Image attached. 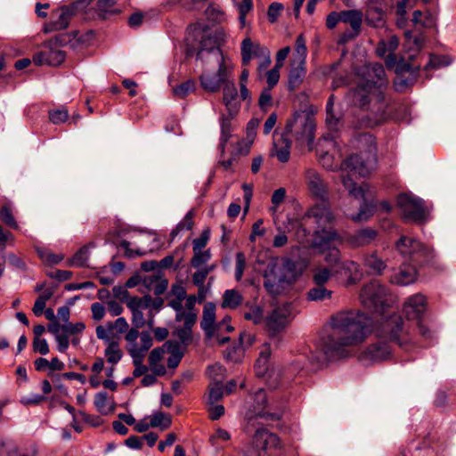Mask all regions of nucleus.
Returning a JSON list of instances; mask_svg holds the SVG:
<instances>
[{
	"instance_id": "f257e3e1",
	"label": "nucleus",
	"mask_w": 456,
	"mask_h": 456,
	"mask_svg": "<svg viewBox=\"0 0 456 456\" xmlns=\"http://www.w3.org/2000/svg\"><path fill=\"white\" fill-rule=\"evenodd\" d=\"M372 324L371 318L361 311L334 314L330 319L332 331L322 336L316 345V362L323 363L347 357L346 347L363 342L370 334Z\"/></svg>"
},
{
	"instance_id": "f03ea898",
	"label": "nucleus",
	"mask_w": 456,
	"mask_h": 456,
	"mask_svg": "<svg viewBox=\"0 0 456 456\" xmlns=\"http://www.w3.org/2000/svg\"><path fill=\"white\" fill-rule=\"evenodd\" d=\"M375 336L380 339L362 351L359 359L362 362H376L388 359L392 354L390 343L395 344L404 352H412L418 347L414 328L398 315L382 318L374 329Z\"/></svg>"
},
{
	"instance_id": "7ed1b4c3",
	"label": "nucleus",
	"mask_w": 456,
	"mask_h": 456,
	"mask_svg": "<svg viewBox=\"0 0 456 456\" xmlns=\"http://www.w3.org/2000/svg\"><path fill=\"white\" fill-rule=\"evenodd\" d=\"M366 69L368 78L354 89L352 98L355 105L373 114L372 118L362 119L361 126H373L386 118L387 102L385 89L387 87L388 79L382 64L374 63Z\"/></svg>"
},
{
	"instance_id": "20e7f679",
	"label": "nucleus",
	"mask_w": 456,
	"mask_h": 456,
	"mask_svg": "<svg viewBox=\"0 0 456 456\" xmlns=\"http://www.w3.org/2000/svg\"><path fill=\"white\" fill-rule=\"evenodd\" d=\"M395 248L403 258V263L390 276L391 283L407 286L418 278V267L428 264L434 258L433 249L421 241L402 235L395 242Z\"/></svg>"
},
{
	"instance_id": "39448f33",
	"label": "nucleus",
	"mask_w": 456,
	"mask_h": 456,
	"mask_svg": "<svg viewBox=\"0 0 456 456\" xmlns=\"http://www.w3.org/2000/svg\"><path fill=\"white\" fill-rule=\"evenodd\" d=\"M405 45L404 47L409 51L413 52L408 56V61L404 58H401L397 61L394 52L396 50L399 41L396 37H392L387 44L388 49V54L385 58V63L388 69H395V73L398 76V80L395 82V89L397 91L402 90L404 87L413 85L416 81L418 74L419 72V65H414L411 63V61L415 53H419L422 47L425 37L421 33L414 35L412 31L406 30L404 32Z\"/></svg>"
},
{
	"instance_id": "423d86ee",
	"label": "nucleus",
	"mask_w": 456,
	"mask_h": 456,
	"mask_svg": "<svg viewBox=\"0 0 456 456\" xmlns=\"http://www.w3.org/2000/svg\"><path fill=\"white\" fill-rule=\"evenodd\" d=\"M267 395L265 389H258L250 394L245 402L244 418L247 420L245 430L249 433L255 428V420L258 418L266 420L276 421L281 419L283 410L281 408L275 411H265L267 408Z\"/></svg>"
},
{
	"instance_id": "0eeeda50",
	"label": "nucleus",
	"mask_w": 456,
	"mask_h": 456,
	"mask_svg": "<svg viewBox=\"0 0 456 456\" xmlns=\"http://www.w3.org/2000/svg\"><path fill=\"white\" fill-rule=\"evenodd\" d=\"M397 205L405 222L422 224L428 220V210L424 200L416 196L402 193L397 197Z\"/></svg>"
},
{
	"instance_id": "6e6552de",
	"label": "nucleus",
	"mask_w": 456,
	"mask_h": 456,
	"mask_svg": "<svg viewBox=\"0 0 456 456\" xmlns=\"http://www.w3.org/2000/svg\"><path fill=\"white\" fill-rule=\"evenodd\" d=\"M295 264L291 260H286L282 266L273 268L265 275L264 287L272 295H278L284 289V284H289L294 278Z\"/></svg>"
},
{
	"instance_id": "1a4fd4ad",
	"label": "nucleus",
	"mask_w": 456,
	"mask_h": 456,
	"mask_svg": "<svg viewBox=\"0 0 456 456\" xmlns=\"http://www.w3.org/2000/svg\"><path fill=\"white\" fill-rule=\"evenodd\" d=\"M362 305L374 312H382L388 305L387 289L378 281H373L362 287L360 293Z\"/></svg>"
},
{
	"instance_id": "9d476101",
	"label": "nucleus",
	"mask_w": 456,
	"mask_h": 456,
	"mask_svg": "<svg viewBox=\"0 0 456 456\" xmlns=\"http://www.w3.org/2000/svg\"><path fill=\"white\" fill-rule=\"evenodd\" d=\"M314 118L305 111L296 112L293 119L287 124L286 130L297 141L312 143L315 131Z\"/></svg>"
},
{
	"instance_id": "9b49d317",
	"label": "nucleus",
	"mask_w": 456,
	"mask_h": 456,
	"mask_svg": "<svg viewBox=\"0 0 456 456\" xmlns=\"http://www.w3.org/2000/svg\"><path fill=\"white\" fill-rule=\"evenodd\" d=\"M342 183L345 188L348 190L351 196H354L355 199L363 200L358 213L351 216V219L354 222L367 221L373 215L375 208L371 203H369L365 200V193L368 190V185L366 183H362L361 185L357 186L351 175L349 174L343 175Z\"/></svg>"
},
{
	"instance_id": "f8f14e48",
	"label": "nucleus",
	"mask_w": 456,
	"mask_h": 456,
	"mask_svg": "<svg viewBox=\"0 0 456 456\" xmlns=\"http://www.w3.org/2000/svg\"><path fill=\"white\" fill-rule=\"evenodd\" d=\"M61 44V37L49 40L45 44V49L34 55L33 61L37 65H61L66 58L65 52L59 48Z\"/></svg>"
},
{
	"instance_id": "ddd939ff",
	"label": "nucleus",
	"mask_w": 456,
	"mask_h": 456,
	"mask_svg": "<svg viewBox=\"0 0 456 456\" xmlns=\"http://www.w3.org/2000/svg\"><path fill=\"white\" fill-rule=\"evenodd\" d=\"M376 165V154L364 153L352 154L342 164L345 169L358 174L360 176H367Z\"/></svg>"
},
{
	"instance_id": "4468645a",
	"label": "nucleus",
	"mask_w": 456,
	"mask_h": 456,
	"mask_svg": "<svg viewBox=\"0 0 456 456\" xmlns=\"http://www.w3.org/2000/svg\"><path fill=\"white\" fill-rule=\"evenodd\" d=\"M305 217L313 219L318 228L332 227L335 221V216L332 213L329 202L322 199L309 208L305 213Z\"/></svg>"
},
{
	"instance_id": "2eb2a0df",
	"label": "nucleus",
	"mask_w": 456,
	"mask_h": 456,
	"mask_svg": "<svg viewBox=\"0 0 456 456\" xmlns=\"http://www.w3.org/2000/svg\"><path fill=\"white\" fill-rule=\"evenodd\" d=\"M218 69L216 74H202L200 77L201 86L208 92H217L222 85L228 80L230 66L226 61L217 62Z\"/></svg>"
},
{
	"instance_id": "dca6fc26",
	"label": "nucleus",
	"mask_w": 456,
	"mask_h": 456,
	"mask_svg": "<svg viewBox=\"0 0 456 456\" xmlns=\"http://www.w3.org/2000/svg\"><path fill=\"white\" fill-rule=\"evenodd\" d=\"M153 301L151 296L132 297L126 301V306L132 312V323L137 328H142L146 321L143 311L152 306Z\"/></svg>"
},
{
	"instance_id": "f3484780",
	"label": "nucleus",
	"mask_w": 456,
	"mask_h": 456,
	"mask_svg": "<svg viewBox=\"0 0 456 456\" xmlns=\"http://www.w3.org/2000/svg\"><path fill=\"white\" fill-rule=\"evenodd\" d=\"M78 4L65 5L53 12L51 21L45 27L46 33L65 29L77 11Z\"/></svg>"
},
{
	"instance_id": "a211bd4d",
	"label": "nucleus",
	"mask_w": 456,
	"mask_h": 456,
	"mask_svg": "<svg viewBox=\"0 0 456 456\" xmlns=\"http://www.w3.org/2000/svg\"><path fill=\"white\" fill-rule=\"evenodd\" d=\"M255 432L252 436V446L258 452H266L270 449H277L281 441L277 435L270 432L266 428L256 427L253 428Z\"/></svg>"
},
{
	"instance_id": "6ab92c4d",
	"label": "nucleus",
	"mask_w": 456,
	"mask_h": 456,
	"mask_svg": "<svg viewBox=\"0 0 456 456\" xmlns=\"http://www.w3.org/2000/svg\"><path fill=\"white\" fill-rule=\"evenodd\" d=\"M338 239L339 235L333 227L318 228L313 234L312 248L322 254Z\"/></svg>"
},
{
	"instance_id": "aec40b11",
	"label": "nucleus",
	"mask_w": 456,
	"mask_h": 456,
	"mask_svg": "<svg viewBox=\"0 0 456 456\" xmlns=\"http://www.w3.org/2000/svg\"><path fill=\"white\" fill-rule=\"evenodd\" d=\"M339 13L340 22L349 24L351 27V31L343 34L342 40L347 41L357 37L362 23V12L360 10L353 9L341 11Z\"/></svg>"
},
{
	"instance_id": "412c9836",
	"label": "nucleus",
	"mask_w": 456,
	"mask_h": 456,
	"mask_svg": "<svg viewBox=\"0 0 456 456\" xmlns=\"http://www.w3.org/2000/svg\"><path fill=\"white\" fill-rule=\"evenodd\" d=\"M426 297L422 294H415L405 301L403 311L408 321H419L426 311Z\"/></svg>"
},
{
	"instance_id": "4be33fe9",
	"label": "nucleus",
	"mask_w": 456,
	"mask_h": 456,
	"mask_svg": "<svg viewBox=\"0 0 456 456\" xmlns=\"http://www.w3.org/2000/svg\"><path fill=\"white\" fill-rule=\"evenodd\" d=\"M269 49L257 43L253 42L251 38L246 37L241 42L240 54H241V64L243 67H248L253 59L260 58Z\"/></svg>"
},
{
	"instance_id": "5701e85b",
	"label": "nucleus",
	"mask_w": 456,
	"mask_h": 456,
	"mask_svg": "<svg viewBox=\"0 0 456 456\" xmlns=\"http://www.w3.org/2000/svg\"><path fill=\"white\" fill-rule=\"evenodd\" d=\"M205 53L214 56L217 62L226 61L219 47L217 37L213 35L205 34L202 36L200 42V49L197 53V59L202 60Z\"/></svg>"
},
{
	"instance_id": "b1692460",
	"label": "nucleus",
	"mask_w": 456,
	"mask_h": 456,
	"mask_svg": "<svg viewBox=\"0 0 456 456\" xmlns=\"http://www.w3.org/2000/svg\"><path fill=\"white\" fill-rule=\"evenodd\" d=\"M291 313L290 304L274 308L266 319V325L273 332L282 330L289 321Z\"/></svg>"
},
{
	"instance_id": "393cba45",
	"label": "nucleus",
	"mask_w": 456,
	"mask_h": 456,
	"mask_svg": "<svg viewBox=\"0 0 456 456\" xmlns=\"http://www.w3.org/2000/svg\"><path fill=\"white\" fill-rule=\"evenodd\" d=\"M127 342V350L129 354H134V350L141 351L145 346L146 340H149V349L152 346V338L151 334L147 331H142L139 333L137 328L130 329L125 337Z\"/></svg>"
},
{
	"instance_id": "a878e982",
	"label": "nucleus",
	"mask_w": 456,
	"mask_h": 456,
	"mask_svg": "<svg viewBox=\"0 0 456 456\" xmlns=\"http://www.w3.org/2000/svg\"><path fill=\"white\" fill-rule=\"evenodd\" d=\"M305 182L310 192L316 198L324 199L327 194V184L321 177L320 174L314 170L308 169L305 172Z\"/></svg>"
},
{
	"instance_id": "bb28decb",
	"label": "nucleus",
	"mask_w": 456,
	"mask_h": 456,
	"mask_svg": "<svg viewBox=\"0 0 456 456\" xmlns=\"http://www.w3.org/2000/svg\"><path fill=\"white\" fill-rule=\"evenodd\" d=\"M378 232L372 228H364L348 234L345 240L352 248L364 247L376 240Z\"/></svg>"
},
{
	"instance_id": "cd10ccee",
	"label": "nucleus",
	"mask_w": 456,
	"mask_h": 456,
	"mask_svg": "<svg viewBox=\"0 0 456 456\" xmlns=\"http://www.w3.org/2000/svg\"><path fill=\"white\" fill-rule=\"evenodd\" d=\"M197 320V314L194 312H189L185 319H183V326L177 327L174 334L179 338L183 346H188L192 341V327Z\"/></svg>"
},
{
	"instance_id": "c85d7f7f",
	"label": "nucleus",
	"mask_w": 456,
	"mask_h": 456,
	"mask_svg": "<svg viewBox=\"0 0 456 456\" xmlns=\"http://www.w3.org/2000/svg\"><path fill=\"white\" fill-rule=\"evenodd\" d=\"M290 147L291 141L286 136V134H281L280 136L275 135L273 138V151L274 155L278 160L286 163L290 158Z\"/></svg>"
},
{
	"instance_id": "c756f323",
	"label": "nucleus",
	"mask_w": 456,
	"mask_h": 456,
	"mask_svg": "<svg viewBox=\"0 0 456 456\" xmlns=\"http://www.w3.org/2000/svg\"><path fill=\"white\" fill-rule=\"evenodd\" d=\"M352 144L360 152L376 154V142L372 134L369 133H358L354 136Z\"/></svg>"
},
{
	"instance_id": "7c9ffc66",
	"label": "nucleus",
	"mask_w": 456,
	"mask_h": 456,
	"mask_svg": "<svg viewBox=\"0 0 456 456\" xmlns=\"http://www.w3.org/2000/svg\"><path fill=\"white\" fill-rule=\"evenodd\" d=\"M223 102L226 106L229 114L233 115L238 111L239 104L237 101L238 92L233 83L226 81L223 89Z\"/></svg>"
},
{
	"instance_id": "2f4dec72",
	"label": "nucleus",
	"mask_w": 456,
	"mask_h": 456,
	"mask_svg": "<svg viewBox=\"0 0 456 456\" xmlns=\"http://www.w3.org/2000/svg\"><path fill=\"white\" fill-rule=\"evenodd\" d=\"M305 64L301 63V61H293L288 79V88L289 91H294L303 82L306 73Z\"/></svg>"
},
{
	"instance_id": "473e14b6",
	"label": "nucleus",
	"mask_w": 456,
	"mask_h": 456,
	"mask_svg": "<svg viewBox=\"0 0 456 456\" xmlns=\"http://www.w3.org/2000/svg\"><path fill=\"white\" fill-rule=\"evenodd\" d=\"M363 266L368 269L369 273L380 275L387 267V264L377 255L376 252L366 254L362 257Z\"/></svg>"
},
{
	"instance_id": "72a5a7b5",
	"label": "nucleus",
	"mask_w": 456,
	"mask_h": 456,
	"mask_svg": "<svg viewBox=\"0 0 456 456\" xmlns=\"http://www.w3.org/2000/svg\"><path fill=\"white\" fill-rule=\"evenodd\" d=\"M166 350L163 346L152 349L149 354L148 362L151 369L157 376H161L166 373V369L159 362L164 356Z\"/></svg>"
},
{
	"instance_id": "f704fd0d",
	"label": "nucleus",
	"mask_w": 456,
	"mask_h": 456,
	"mask_svg": "<svg viewBox=\"0 0 456 456\" xmlns=\"http://www.w3.org/2000/svg\"><path fill=\"white\" fill-rule=\"evenodd\" d=\"M149 340H146V345L141 351L134 350V354H130L133 358V363L134 365V370L133 371V375L135 378L145 375L148 371V367L142 363L143 358L145 356L146 352L149 350Z\"/></svg>"
},
{
	"instance_id": "c9c22d12",
	"label": "nucleus",
	"mask_w": 456,
	"mask_h": 456,
	"mask_svg": "<svg viewBox=\"0 0 456 456\" xmlns=\"http://www.w3.org/2000/svg\"><path fill=\"white\" fill-rule=\"evenodd\" d=\"M338 271L347 275L350 281H355L362 277L360 265L353 260H346L339 264Z\"/></svg>"
},
{
	"instance_id": "e433bc0d",
	"label": "nucleus",
	"mask_w": 456,
	"mask_h": 456,
	"mask_svg": "<svg viewBox=\"0 0 456 456\" xmlns=\"http://www.w3.org/2000/svg\"><path fill=\"white\" fill-rule=\"evenodd\" d=\"M216 320V306L212 303L205 305L203 309V317L200 322L202 330L211 334L214 331V324Z\"/></svg>"
},
{
	"instance_id": "4c0bfd02",
	"label": "nucleus",
	"mask_w": 456,
	"mask_h": 456,
	"mask_svg": "<svg viewBox=\"0 0 456 456\" xmlns=\"http://www.w3.org/2000/svg\"><path fill=\"white\" fill-rule=\"evenodd\" d=\"M95 247L94 242L89 243L81 247L69 261L70 266L75 267H85L87 266V261L89 259V248Z\"/></svg>"
},
{
	"instance_id": "58836bf2",
	"label": "nucleus",
	"mask_w": 456,
	"mask_h": 456,
	"mask_svg": "<svg viewBox=\"0 0 456 456\" xmlns=\"http://www.w3.org/2000/svg\"><path fill=\"white\" fill-rule=\"evenodd\" d=\"M242 303V296L236 289H227L223 296L222 308L235 309Z\"/></svg>"
},
{
	"instance_id": "ea45409f",
	"label": "nucleus",
	"mask_w": 456,
	"mask_h": 456,
	"mask_svg": "<svg viewBox=\"0 0 456 456\" xmlns=\"http://www.w3.org/2000/svg\"><path fill=\"white\" fill-rule=\"evenodd\" d=\"M331 290L326 289L324 286L315 285L308 290L306 299L308 301H323L331 298Z\"/></svg>"
},
{
	"instance_id": "a19ab883",
	"label": "nucleus",
	"mask_w": 456,
	"mask_h": 456,
	"mask_svg": "<svg viewBox=\"0 0 456 456\" xmlns=\"http://www.w3.org/2000/svg\"><path fill=\"white\" fill-rule=\"evenodd\" d=\"M143 283L148 288H152L156 295H161L167 289V281L166 280H160L159 275L151 274L145 276Z\"/></svg>"
},
{
	"instance_id": "79ce46f5",
	"label": "nucleus",
	"mask_w": 456,
	"mask_h": 456,
	"mask_svg": "<svg viewBox=\"0 0 456 456\" xmlns=\"http://www.w3.org/2000/svg\"><path fill=\"white\" fill-rule=\"evenodd\" d=\"M0 221L12 229H19V224L13 216L12 208L9 203H5L1 207Z\"/></svg>"
},
{
	"instance_id": "37998d69",
	"label": "nucleus",
	"mask_w": 456,
	"mask_h": 456,
	"mask_svg": "<svg viewBox=\"0 0 456 456\" xmlns=\"http://www.w3.org/2000/svg\"><path fill=\"white\" fill-rule=\"evenodd\" d=\"M122 351L119 348V345L116 341H109V344L105 349V356L110 363L117 364L122 358Z\"/></svg>"
},
{
	"instance_id": "c03bdc74",
	"label": "nucleus",
	"mask_w": 456,
	"mask_h": 456,
	"mask_svg": "<svg viewBox=\"0 0 456 456\" xmlns=\"http://www.w3.org/2000/svg\"><path fill=\"white\" fill-rule=\"evenodd\" d=\"M224 396V386L221 381L211 382L208 386L207 403L219 402Z\"/></svg>"
},
{
	"instance_id": "a18cd8bd",
	"label": "nucleus",
	"mask_w": 456,
	"mask_h": 456,
	"mask_svg": "<svg viewBox=\"0 0 456 456\" xmlns=\"http://www.w3.org/2000/svg\"><path fill=\"white\" fill-rule=\"evenodd\" d=\"M331 270L328 267L320 266L313 271V282L314 285L324 286L331 278Z\"/></svg>"
},
{
	"instance_id": "49530a36",
	"label": "nucleus",
	"mask_w": 456,
	"mask_h": 456,
	"mask_svg": "<svg viewBox=\"0 0 456 456\" xmlns=\"http://www.w3.org/2000/svg\"><path fill=\"white\" fill-rule=\"evenodd\" d=\"M184 297L185 290L184 289H181V294L178 296V298L171 300L168 304L175 311V320L177 322H182L189 314V312H185L183 308L182 301Z\"/></svg>"
},
{
	"instance_id": "de8ad7c7",
	"label": "nucleus",
	"mask_w": 456,
	"mask_h": 456,
	"mask_svg": "<svg viewBox=\"0 0 456 456\" xmlns=\"http://www.w3.org/2000/svg\"><path fill=\"white\" fill-rule=\"evenodd\" d=\"M450 63H451V60L448 56L430 54L429 61L425 65V70H429V69H440V68L448 66Z\"/></svg>"
},
{
	"instance_id": "09e8293b",
	"label": "nucleus",
	"mask_w": 456,
	"mask_h": 456,
	"mask_svg": "<svg viewBox=\"0 0 456 456\" xmlns=\"http://www.w3.org/2000/svg\"><path fill=\"white\" fill-rule=\"evenodd\" d=\"M271 355V349L269 345L265 344L262 350L260 351L259 357L257 358L255 367L257 374H262L267 369V362Z\"/></svg>"
},
{
	"instance_id": "8fccbe9b",
	"label": "nucleus",
	"mask_w": 456,
	"mask_h": 456,
	"mask_svg": "<svg viewBox=\"0 0 456 456\" xmlns=\"http://www.w3.org/2000/svg\"><path fill=\"white\" fill-rule=\"evenodd\" d=\"M295 52L294 61H301V63H305L307 48L305 45V39L303 35H299L296 40Z\"/></svg>"
},
{
	"instance_id": "3c124183",
	"label": "nucleus",
	"mask_w": 456,
	"mask_h": 456,
	"mask_svg": "<svg viewBox=\"0 0 456 456\" xmlns=\"http://www.w3.org/2000/svg\"><path fill=\"white\" fill-rule=\"evenodd\" d=\"M211 258L210 251L198 249L193 251V256L191 259V265L194 268H201V266L208 263Z\"/></svg>"
},
{
	"instance_id": "603ef678",
	"label": "nucleus",
	"mask_w": 456,
	"mask_h": 456,
	"mask_svg": "<svg viewBox=\"0 0 456 456\" xmlns=\"http://www.w3.org/2000/svg\"><path fill=\"white\" fill-rule=\"evenodd\" d=\"M171 425V418L163 412H157L151 418V427H160L162 429H167Z\"/></svg>"
},
{
	"instance_id": "864d4df0",
	"label": "nucleus",
	"mask_w": 456,
	"mask_h": 456,
	"mask_svg": "<svg viewBox=\"0 0 456 456\" xmlns=\"http://www.w3.org/2000/svg\"><path fill=\"white\" fill-rule=\"evenodd\" d=\"M195 89V82L193 80H187L173 89V93L179 98H185Z\"/></svg>"
},
{
	"instance_id": "5fc2aeb1",
	"label": "nucleus",
	"mask_w": 456,
	"mask_h": 456,
	"mask_svg": "<svg viewBox=\"0 0 456 456\" xmlns=\"http://www.w3.org/2000/svg\"><path fill=\"white\" fill-rule=\"evenodd\" d=\"M94 404L97 411L103 415L109 413V410L107 409L108 405V394L106 392H99L94 396Z\"/></svg>"
},
{
	"instance_id": "6e6d98bb",
	"label": "nucleus",
	"mask_w": 456,
	"mask_h": 456,
	"mask_svg": "<svg viewBox=\"0 0 456 456\" xmlns=\"http://www.w3.org/2000/svg\"><path fill=\"white\" fill-rule=\"evenodd\" d=\"M37 254L42 261L49 265H57L63 260L62 255L53 254L48 249H37Z\"/></svg>"
},
{
	"instance_id": "4d7b16f0",
	"label": "nucleus",
	"mask_w": 456,
	"mask_h": 456,
	"mask_svg": "<svg viewBox=\"0 0 456 456\" xmlns=\"http://www.w3.org/2000/svg\"><path fill=\"white\" fill-rule=\"evenodd\" d=\"M69 112L65 108L53 110L49 111V119L52 123L58 125L68 120Z\"/></svg>"
},
{
	"instance_id": "13d9d810",
	"label": "nucleus",
	"mask_w": 456,
	"mask_h": 456,
	"mask_svg": "<svg viewBox=\"0 0 456 456\" xmlns=\"http://www.w3.org/2000/svg\"><path fill=\"white\" fill-rule=\"evenodd\" d=\"M224 372H225V369L223 368V366L218 363L211 365V366L208 367V369H207V375L212 380V382H215V381L222 382V379L224 376Z\"/></svg>"
},
{
	"instance_id": "bf43d9fd",
	"label": "nucleus",
	"mask_w": 456,
	"mask_h": 456,
	"mask_svg": "<svg viewBox=\"0 0 456 456\" xmlns=\"http://www.w3.org/2000/svg\"><path fill=\"white\" fill-rule=\"evenodd\" d=\"M235 262V280L240 281L246 268V256L243 252L236 253Z\"/></svg>"
},
{
	"instance_id": "052dcab7",
	"label": "nucleus",
	"mask_w": 456,
	"mask_h": 456,
	"mask_svg": "<svg viewBox=\"0 0 456 456\" xmlns=\"http://www.w3.org/2000/svg\"><path fill=\"white\" fill-rule=\"evenodd\" d=\"M239 10V20L241 27L245 26L246 16L252 10L253 2L252 0H242L241 3L237 4Z\"/></svg>"
},
{
	"instance_id": "680f3d73",
	"label": "nucleus",
	"mask_w": 456,
	"mask_h": 456,
	"mask_svg": "<svg viewBox=\"0 0 456 456\" xmlns=\"http://www.w3.org/2000/svg\"><path fill=\"white\" fill-rule=\"evenodd\" d=\"M231 120L229 118H223L221 121V137H220V146L224 149L226 142L231 137Z\"/></svg>"
},
{
	"instance_id": "e2e57ef3",
	"label": "nucleus",
	"mask_w": 456,
	"mask_h": 456,
	"mask_svg": "<svg viewBox=\"0 0 456 456\" xmlns=\"http://www.w3.org/2000/svg\"><path fill=\"white\" fill-rule=\"evenodd\" d=\"M324 253V260L330 266H336L338 264H340V251L338 248L331 247L329 249H327Z\"/></svg>"
},
{
	"instance_id": "0e129e2a",
	"label": "nucleus",
	"mask_w": 456,
	"mask_h": 456,
	"mask_svg": "<svg viewBox=\"0 0 456 456\" xmlns=\"http://www.w3.org/2000/svg\"><path fill=\"white\" fill-rule=\"evenodd\" d=\"M280 69L281 67L274 66L273 69L267 70L264 73L263 76L265 77L266 82L268 84L267 88H273L279 82L280 79Z\"/></svg>"
},
{
	"instance_id": "69168bd1",
	"label": "nucleus",
	"mask_w": 456,
	"mask_h": 456,
	"mask_svg": "<svg viewBox=\"0 0 456 456\" xmlns=\"http://www.w3.org/2000/svg\"><path fill=\"white\" fill-rule=\"evenodd\" d=\"M107 327L109 331L116 330L118 333L121 334L126 332L129 326L126 318L118 317L115 322H107Z\"/></svg>"
},
{
	"instance_id": "338daca9",
	"label": "nucleus",
	"mask_w": 456,
	"mask_h": 456,
	"mask_svg": "<svg viewBox=\"0 0 456 456\" xmlns=\"http://www.w3.org/2000/svg\"><path fill=\"white\" fill-rule=\"evenodd\" d=\"M163 347L170 355L183 357L184 349L178 341L168 340L163 345Z\"/></svg>"
},
{
	"instance_id": "774afa93",
	"label": "nucleus",
	"mask_w": 456,
	"mask_h": 456,
	"mask_svg": "<svg viewBox=\"0 0 456 456\" xmlns=\"http://www.w3.org/2000/svg\"><path fill=\"white\" fill-rule=\"evenodd\" d=\"M0 456H34L20 454L16 445L12 444H2L0 445Z\"/></svg>"
}]
</instances>
